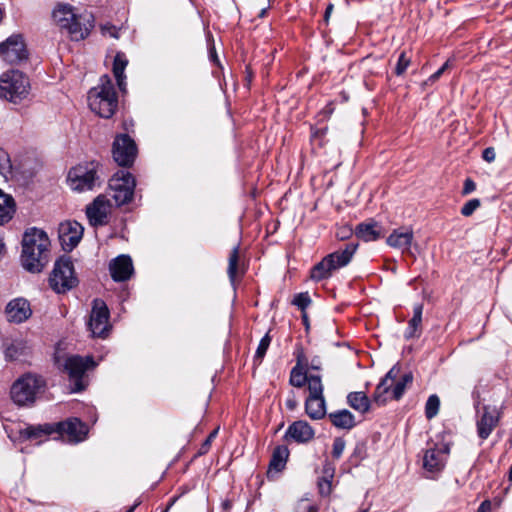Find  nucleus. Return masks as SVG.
Instances as JSON below:
<instances>
[{
    "label": "nucleus",
    "mask_w": 512,
    "mask_h": 512,
    "mask_svg": "<svg viewBox=\"0 0 512 512\" xmlns=\"http://www.w3.org/2000/svg\"><path fill=\"white\" fill-rule=\"evenodd\" d=\"M440 407V399L437 395H431L425 406V414L428 419L434 418L438 412Z\"/></svg>",
    "instance_id": "37"
},
{
    "label": "nucleus",
    "mask_w": 512,
    "mask_h": 512,
    "mask_svg": "<svg viewBox=\"0 0 512 512\" xmlns=\"http://www.w3.org/2000/svg\"><path fill=\"white\" fill-rule=\"evenodd\" d=\"M266 13V9H262L261 12H260V17H263Z\"/></svg>",
    "instance_id": "64"
},
{
    "label": "nucleus",
    "mask_w": 512,
    "mask_h": 512,
    "mask_svg": "<svg viewBox=\"0 0 512 512\" xmlns=\"http://www.w3.org/2000/svg\"><path fill=\"white\" fill-rule=\"evenodd\" d=\"M412 381H413V376L411 373H407V374L403 375L402 379L396 383V385L393 389V397L396 400H399L402 397V395L404 394L406 386L408 384H411Z\"/></svg>",
    "instance_id": "38"
},
{
    "label": "nucleus",
    "mask_w": 512,
    "mask_h": 512,
    "mask_svg": "<svg viewBox=\"0 0 512 512\" xmlns=\"http://www.w3.org/2000/svg\"><path fill=\"white\" fill-rule=\"evenodd\" d=\"M307 415L313 420L322 419L326 415V405L324 397L308 396L305 402Z\"/></svg>",
    "instance_id": "26"
},
{
    "label": "nucleus",
    "mask_w": 512,
    "mask_h": 512,
    "mask_svg": "<svg viewBox=\"0 0 512 512\" xmlns=\"http://www.w3.org/2000/svg\"><path fill=\"white\" fill-rule=\"evenodd\" d=\"M44 387L45 380L41 376L27 373L11 386V399L19 406L31 405L35 402L37 395L43 392Z\"/></svg>",
    "instance_id": "4"
},
{
    "label": "nucleus",
    "mask_w": 512,
    "mask_h": 512,
    "mask_svg": "<svg viewBox=\"0 0 512 512\" xmlns=\"http://www.w3.org/2000/svg\"><path fill=\"white\" fill-rule=\"evenodd\" d=\"M309 396L324 397L323 396V384L320 376L310 375L308 380Z\"/></svg>",
    "instance_id": "35"
},
{
    "label": "nucleus",
    "mask_w": 512,
    "mask_h": 512,
    "mask_svg": "<svg viewBox=\"0 0 512 512\" xmlns=\"http://www.w3.org/2000/svg\"><path fill=\"white\" fill-rule=\"evenodd\" d=\"M110 201L105 195H99L86 208V215L92 226H103L108 223Z\"/></svg>",
    "instance_id": "15"
},
{
    "label": "nucleus",
    "mask_w": 512,
    "mask_h": 512,
    "mask_svg": "<svg viewBox=\"0 0 512 512\" xmlns=\"http://www.w3.org/2000/svg\"><path fill=\"white\" fill-rule=\"evenodd\" d=\"M482 413L478 411L476 421L477 434L482 439H487L500 421V411L496 406L484 405Z\"/></svg>",
    "instance_id": "14"
},
{
    "label": "nucleus",
    "mask_w": 512,
    "mask_h": 512,
    "mask_svg": "<svg viewBox=\"0 0 512 512\" xmlns=\"http://www.w3.org/2000/svg\"><path fill=\"white\" fill-rule=\"evenodd\" d=\"M16 210L13 197L0 189V225L9 222Z\"/></svg>",
    "instance_id": "27"
},
{
    "label": "nucleus",
    "mask_w": 512,
    "mask_h": 512,
    "mask_svg": "<svg viewBox=\"0 0 512 512\" xmlns=\"http://www.w3.org/2000/svg\"><path fill=\"white\" fill-rule=\"evenodd\" d=\"M55 22L63 29H66L72 40L80 41L85 39L93 28V17L91 14H76L74 8L69 4H58L53 11Z\"/></svg>",
    "instance_id": "2"
},
{
    "label": "nucleus",
    "mask_w": 512,
    "mask_h": 512,
    "mask_svg": "<svg viewBox=\"0 0 512 512\" xmlns=\"http://www.w3.org/2000/svg\"><path fill=\"white\" fill-rule=\"evenodd\" d=\"M96 168L93 163L73 167L67 178L71 189L79 192L92 190L99 180Z\"/></svg>",
    "instance_id": "9"
},
{
    "label": "nucleus",
    "mask_w": 512,
    "mask_h": 512,
    "mask_svg": "<svg viewBox=\"0 0 512 512\" xmlns=\"http://www.w3.org/2000/svg\"><path fill=\"white\" fill-rule=\"evenodd\" d=\"M103 29L107 30L109 32L110 36H112L114 38H118V32L114 27H108V28L104 27Z\"/></svg>",
    "instance_id": "58"
},
{
    "label": "nucleus",
    "mask_w": 512,
    "mask_h": 512,
    "mask_svg": "<svg viewBox=\"0 0 512 512\" xmlns=\"http://www.w3.org/2000/svg\"><path fill=\"white\" fill-rule=\"evenodd\" d=\"M348 404L361 413H366L370 408V400L364 392H351L347 396Z\"/></svg>",
    "instance_id": "32"
},
{
    "label": "nucleus",
    "mask_w": 512,
    "mask_h": 512,
    "mask_svg": "<svg viewBox=\"0 0 512 512\" xmlns=\"http://www.w3.org/2000/svg\"><path fill=\"white\" fill-rule=\"evenodd\" d=\"M311 303V298L307 292L299 293L295 296L293 304L304 311Z\"/></svg>",
    "instance_id": "43"
},
{
    "label": "nucleus",
    "mask_w": 512,
    "mask_h": 512,
    "mask_svg": "<svg viewBox=\"0 0 512 512\" xmlns=\"http://www.w3.org/2000/svg\"><path fill=\"white\" fill-rule=\"evenodd\" d=\"M352 234V229L349 227L340 228L337 232V236L339 239L344 240L347 239Z\"/></svg>",
    "instance_id": "54"
},
{
    "label": "nucleus",
    "mask_w": 512,
    "mask_h": 512,
    "mask_svg": "<svg viewBox=\"0 0 512 512\" xmlns=\"http://www.w3.org/2000/svg\"><path fill=\"white\" fill-rule=\"evenodd\" d=\"M450 66V61H446L441 68H439L435 73H433L429 78L428 80L425 82V84L427 83H433L435 81H437L441 76L442 74L445 72L446 69H448Z\"/></svg>",
    "instance_id": "46"
},
{
    "label": "nucleus",
    "mask_w": 512,
    "mask_h": 512,
    "mask_svg": "<svg viewBox=\"0 0 512 512\" xmlns=\"http://www.w3.org/2000/svg\"><path fill=\"white\" fill-rule=\"evenodd\" d=\"M217 433H218V428L214 429L209 434V436L207 437V439L205 440V442L203 443V445L201 447V453H206L208 451L210 444H211L212 440L216 437Z\"/></svg>",
    "instance_id": "52"
},
{
    "label": "nucleus",
    "mask_w": 512,
    "mask_h": 512,
    "mask_svg": "<svg viewBox=\"0 0 512 512\" xmlns=\"http://www.w3.org/2000/svg\"><path fill=\"white\" fill-rule=\"evenodd\" d=\"M480 207V200L479 199H470L468 202L464 204V206L461 208V214L465 217L471 216L476 209Z\"/></svg>",
    "instance_id": "42"
},
{
    "label": "nucleus",
    "mask_w": 512,
    "mask_h": 512,
    "mask_svg": "<svg viewBox=\"0 0 512 512\" xmlns=\"http://www.w3.org/2000/svg\"><path fill=\"white\" fill-rule=\"evenodd\" d=\"M174 501H175V499H173L171 501V503L168 505L167 509L165 511H163V512H167V510L173 505Z\"/></svg>",
    "instance_id": "63"
},
{
    "label": "nucleus",
    "mask_w": 512,
    "mask_h": 512,
    "mask_svg": "<svg viewBox=\"0 0 512 512\" xmlns=\"http://www.w3.org/2000/svg\"><path fill=\"white\" fill-rule=\"evenodd\" d=\"M140 505V501L136 502L133 506H131L127 512H134V510Z\"/></svg>",
    "instance_id": "60"
},
{
    "label": "nucleus",
    "mask_w": 512,
    "mask_h": 512,
    "mask_svg": "<svg viewBox=\"0 0 512 512\" xmlns=\"http://www.w3.org/2000/svg\"><path fill=\"white\" fill-rule=\"evenodd\" d=\"M358 248L357 243H348L342 251H335L325 256L311 270V279L321 281L331 276L332 272L346 266Z\"/></svg>",
    "instance_id": "5"
},
{
    "label": "nucleus",
    "mask_w": 512,
    "mask_h": 512,
    "mask_svg": "<svg viewBox=\"0 0 512 512\" xmlns=\"http://www.w3.org/2000/svg\"><path fill=\"white\" fill-rule=\"evenodd\" d=\"M6 361H15L27 355L28 345L22 338L5 337L1 346Z\"/></svg>",
    "instance_id": "18"
},
{
    "label": "nucleus",
    "mask_w": 512,
    "mask_h": 512,
    "mask_svg": "<svg viewBox=\"0 0 512 512\" xmlns=\"http://www.w3.org/2000/svg\"><path fill=\"white\" fill-rule=\"evenodd\" d=\"M88 325L94 337L105 338L108 335L111 326L109 310L104 301L94 300Z\"/></svg>",
    "instance_id": "11"
},
{
    "label": "nucleus",
    "mask_w": 512,
    "mask_h": 512,
    "mask_svg": "<svg viewBox=\"0 0 512 512\" xmlns=\"http://www.w3.org/2000/svg\"><path fill=\"white\" fill-rule=\"evenodd\" d=\"M136 180L126 171H118L109 181V195L117 206L128 204L132 201Z\"/></svg>",
    "instance_id": "7"
},
{
    "label": "nucleus",
    "mask_w": 512,
    "mask_h": 512,
    "mask_svg": "<svg viewBox=\"0 0 512 512\" xmlns=\"http://www.w3.org/2000/svg\"><path fill=\"white\" fill-rule=\"evenodd\" d=\"M27 49L21 35H12L0 44V56L9 64L27 59Z\"/></svg>",
    "instance_id": "13"
},
{
    "label": "nucleus",
    "mask_w": 512,
    "mask_h": 512,
    "mask_svg": "<svg viewBox=\"0 0 512 512\" xmlns=\"http://www.w3.org/2000/svg\"><path fill=\"white\" fill-rule=\"evenodd\" d=\"M238 261H239V248L234 247L231 251V254L229 256V263H228V276L231 282H234L238 267Z\"/></svg>",
    "instance_id": "36"
},
{
    "label": "nucleus",
    "mask_w": 512,
    "mask_h": 512,
    "mask_svg": "<svg viewBox=\"0 0 512 512\" xmlns=\"http://www.w3.org/2000/svg\"><path fill=\"white\" fill-rule=\"evenodd\" d=\"M84 228L76 221H67L60 224L59 238L64 249L71 251L80 242Z\"/></svg>",
    "instance_id": "16"
},
{
    "label": "nucleus",
    "mask_w": 512,
    "mask_h": 512,
    "mask_svg": "<svg viewBox=\"0 0 512 512\" xmlns=\"http://www.w3.org/2000/svg\"><path fill=\"white\" fill-rule=\"evenodd\" d=\"M477 512H491V502L488 500L482 502Z\"/></svg>",
    "instance_id": "55"
},
{
    "label": "nucleus",
    "mask_w": 512,
    "mask_h": 512,
    "mask_svg": "<svg viewBox=\"0 0 512 512\" xmlns=\"http://www.w3.org/2000/svg\"><path fill=\"white\" fill-rule=\"evenodd\" d=\"M482 157L488 163L493 162L496 158V152H495L494 148L493 147L486 148L483 151Z\"/></svg>",
    "instance_id": "50"
},
{
    "label": "nucleus",
    "mask_w": 512,
    "mask_h": 512,
    "mask_svg": "<svg viewBox=\"0 0 512 512\" xmlns=\"http://www.w3.org/2000/svg\"><path fill=\"white\" fill-rule=\"evenodd\" d=\"M298 403L294 397V395H292L290 398H288L286 400V407L289 409V410H294L296 407H297Z\"/></svg>",
    "instance_id": "56"
},
{
    "label": "nucleus",
    "mask_w": 512,
    "mask_h": 512,
    "mask_svg": "<svg viewBox=\"0 0 512 512\" xmlns=\"http://www.w3.org/2000/svg\"><path fill=\"white\" fill-rule=\"evenodd\" d=\"M308 360L303 352L298 354L297 363L290 373V384L294 387L301 388L307 383L309 376L307 375Z\"/></svg>",
    "instance_id": "23"
},
{
    "label": "nucleus",
    "mask_w": 512,
    "mask_h": 512,
    "mask_svg": "<svg viewBox=\"0 0 512 512\" xmlns=\"http://www.w3.org/2000/svg\"><path fill=\"white\" fill-rule=\"evenodd\" d=\"M326 132V128L325 129H321L319 131H316L315 133H313V137L316 138V137H321L325 134Z\"/></svg>",
    "instance_id": "59"
},
{
    "label": "nucleus",
    "mask_w": 512,
    "mask_h": 512,
    "mask_svg": "<svg viewBox=\"0 0 512 512\" xmlns=\"http://www.w3.org/2000/svg\"><path fill=\"white\" fill-rule=\"evenodd\" d=\"M29 89V80L20 71H8L0 77L1 98L17 103L28 95Z\"/></svg>",
    "instance_id": "6"
},
{
    "label": "nucleus",
    "mask_w": 512,
    "mask_h": 512,
    "mask_svg": "<svg viewBox=\"0 0 512 512\" xmlns=\"http://www.w3.org/2000/svg\"><path fill=\"white\" fill-rule=\"evenodd\" d=\"M345 449V441L342 438H336L333 442L332 456L336 459L340 458Z\"/></svg>",
    "instance_id": "45"
},
{
    "label": "nucleus",
    "mask_w": 512,
    "mask_h": 512,
    "mask_svg": "<svg viewBox=\"0 0 512 512\" xmlns=\"http://www.w3.org/2000/svg\"><path fill=\"white\" fill-rule=\"evenodd\" d=\"M52 432H54V428L48 424L39 425V426H29L23 430H21V436L27 439H39L42 436H48Z\"/></svg>",
    "instance_id": "34"
},
{
    "label": "nucleus",
    "mask_w": 512,
    "mask_h": 512,
    "mask_svg": "<svg viewBox=\"0 0 512 512\" xmlns=\"http://www.w3.org/2000/svg\"><path fill=\"white\" fill-rule=\"evenodd\" d=\"M449 448L446 445L443 447H433L427 449L423 458V467L430 472L440 471L445 464L446 454Z\"/></svg>",
    "instance_id": "21"
},
{
    "label": "nucleus",
    "mask_w": 512,
    "mask_h": 512,
    "mask_svg": "<svg viewBox=\"0 0 512 512\" xmlns=\"http://www.w3.org/2000/svg\"><path fill=\"white\" fill-rule=\"evenodd\" d=\"M57 432L66 434L69 439L74 442H80L85 439L88 428L85 423L81 422L78 418H71L64 422L57 424Z\"/></svg>",
    "instance_id": "20"
},
{
    "label": "nucleus",
    "mask_w": 512,
    "mask_h": 512,
    "mask_svg": "<svg viewBox=\"0 0 512 512\" xmlns=\"http://www.w3.org/2000/svg\"><path fill=\"white\" fill-rule=\"evenodd\" d=\"M270 342H271V338L268 334H266L260 341L258 347H257V350H256V354H255V361L258 360L259 362H261L262 358L264 357V355L266 354V351L270 345Z\"/></svg>",
    "instance_id": "40"
},
{
    "label": "nucleus",
    "mask_w": 512,
    "mask_h": 512,
    "mask_svg": "<svg viewBox=\"0 0 512 512\" xmlns=\"http://www.w3.org/2000/svg\"><path fill=\"white\" fill-rule=\"evenodd\" d=\"M399 372L400 367L398 365H394L382 380H386L387 383L389 380L393 382L397 378Z\"/></svg>",
    "instance_id": "49"
},
{
    "label": "nucleus",
    "mask_w": 512,
    "mask_h": 512,
    "mask_svg": "<svg viewBox=\"0 0 512 512\" xmlns=\"http://www.w3.org/2000/svg\"><path fill=\"white\" fill-rule=\"evenodd\" d=\"M382 226L374 221L360 223L355 229V234L359 239L366 242L375 241L382 235Z\"/></svg>",
    "instance_id": "25"
},
{
    "label": "nucleus",
    "mask_w": 512,
    "mask_h": 512,
    "mask_svg": "<svg viewBox=\"0 0 512 512\" xmlns=\"http://www.w3.org/2000/svg\"><path fill=\"white\" fill-rule=\"evenodd\" d=\"M331 423L340 429H352L355 426V417L347 409L339 410L329 414Z\"/></svg>",
    "instance_id": "28"
},
{
    "label": "nucleus",
    "mask_w": 512,
    "mask_h": 512,
    "mask_svg": "<svg viewBox=\"0 0 512 512\" xmlns=\"http://www.w3.org/2000/svg\"><path fill=\"white\" fill-rule=\"evenodd\" d=\"M50 241L46 233L37 228L25 232L22 240L21 261L23 267L32 273L43 270L49 261Z\"/></svg>",
    "instance_id": "1"
},
{
    "label": "nucleus",
    "mask_w": 512,
    "mask_h": 512,
    "mask_svg": "<svg viewBox=\"0 0 512 512\" xmlns=\"http://www.w3.org/2000/svg\"><path fill=\"white\" fill-rule=\"evenodd\" d=\"M413 238L414 235L411 230H394L387 238V244L405 252L410 249Z\"/></svg>",
    "instance_id": "24"
},
{
    "label": "nucleus",
    "mask_w": 512,
    "mask_h": 512,
    "mask_svg": "<svg viewBox=\"0 0 512 512\" xmlns=\"http://www.w3.org/2000/svg\"><path fill=\"white\" fill-rule=\"evenodd\" d=\"M109 270L114 281H126L133 274L132 259L128 255H120L110 262Z\"/></svg>",
    "instance_id": "19"
},
{
    "label": "nucleus",
    "mask_w": 512,
    "mask_h": 512,
    "mask_svg": "<svg viewBox=\"0 0 512 512\" xmlns=\"http://www.w3.org/2000/svg\"><path fill=\"white\" fill-rule=\"evenodd\" d=\"M335 468L329 464L326 463L323 466V475L318 480V489L319 493L322 496H328L332 491V479L334 477Z\"/></svg>",
    "instance_id": "31"
},
{
    "label": "nucleus",
    "mask_w": 512,
    "mask_h": 512,
    "mask_svg": "<svg viewBox=\"0 0 512 512\" xmlns=\"http://www.w3.org/2000/svg\"><path fill=\"white\" fill-rule=\"evenodd\" d=\"M450 66V61H446L441 68H439L435 73H433L429 78L428 80L425 82V84L427 83H433L435 81H437L441 76L442 74L445 72L446 69H448Z\"/></svg>",
    "instance_id": "47"
},
{
    "label": "nucleus",
    "mask_w": 512,
    "mask_h": 512,
    "mask_svg": "<svg viewBox=\"0 0 512 512\" xmlns=\"http://www.w3.org/2000/svg\"><path fill=\"white\" fill-rule=\"evenodd\" d=\"M5 314L9 322L20 324L30 318L32 309L28 300L19 297L8 302Z\"/></svg>",
    "instance_id": "17"
},
{
    "label": "nucleus",
    "mask_w": 512,
    "mask_h": 512,
    "mask_svg": "<svg viewBox=\"0 0 512 512\" xmlns=\"http://www.w3.org/2000/svg\"><path fill=\"white\" fill-rule=\"evenodd\" d=\"M475 189H476L475 182L472 179L467 178L465 180V182H464V187H463V190H462V194L463 195H468V194L472 193Z\"/></svg>",
    "instance_id": "51"
},
{
    "label": "nucleus",
    "mask_w": 512,
    "mask_h": 512,
    "mask_svg": "<svg viewBox=\"0 0 512 512\" xmlns=\"http://www.w3.org/2000/svg\"><path fill=\"white\" fill-rule=\"evenodd\" d=\"M78 283L72 262L67 258L56 261L49 278L50 287L57 293H65Z\"/></svg>",
    "instance_id": "8"
},
{
    "label": "nucleus",
    "mask_w": 512,
    "mask_h": 512,
    "mask_svg": "<svg viewBox=\"0 0 512 512\" xmlns=\"http://www.w3.org/2000/svg\"><path fill=\"white\" fill-rule=\"evenodd\" d=\"M333 9H334V5L332 3H329L328 6L326 7L325 14H324L325 23H328L329 18L333 12Z\"/></svg>",
    "instance_id": "57"
},
{
    "label": "nucleus",
    "mask_w": 512,
    "mask_h": 512,
    "mask_svg": "<svg viewBox=\"0 0 512 512\" xmlns=\"http://www.w3.org/2000/svg\"><path fill=\"white\" fill-rule=\"evenodd\" d=\"M314 430L313 428L305 421H296L292 423L286 433V439H293L298 443H306L314 438Z\"/></svg>",
    "instance_id": "22"
},
{
    "label": "nucleus",
    "mask_w": 512,
    "mask_h": 512,
    "mask_svg": "<svg viewBox=\"0 0 512 512\" xmlns=\"http://www.w3.org/2000/svg\"><path fill=\"white\" fill-rule=\"evenodd\" d=\"M95 363L92 357H81L78 355L69 356L65 359L63 368L68 373L71 380L74 381L75 387L73 392H80L84 389L82 377L87 369L94 367Z\"/></svg>",
    "instance_id": "10"
},
{
    "label": "nucleus",
    "mask_w": 512,
    "mask_h": 512,
    "mask_svg": "<svg viewBox=\"0 0 512 512\" xmlns=\"http://www.w3.org/2000/svg\"><path fill=\"white\" fill-rule=\"evenodd\" d=\"M508 479H509L510 482H512V466L509 469Z\"/></svg>",
    "instance_id": "62"
},
{
    "label": "nucleus",
    "mask_w": 512,
    "mask_h": 512,
    "mask_svg": "<svg viewBox=\"0 0 512 512\" xmlns=\"http://www.w3.org/2000/svg\"><path fill=\"white\" fill-rule=\"evenodd\" d=\"M128 64V60L126 59L125 55L121 52L117 53L114 62H113V73L116 78L117 84L119 86V89L124 91L125 90V68Z\"/></svg>",
    "instance_id": "30"
},
{
    "label": "nucleus",
    "mask_w": 512,
    "mask_h": 512,
    "mask_svg": "<svg viewBox=\"0 0 512 512\" xmlns=\"http://www.w3.org/2000/svg\"><path fill=\"white\" fill-rule=\"evenodd\" d=\"M8 164L9 159L7 153L3 150H0V174H4V172L9 166Z\"/></svg>",
    "instance_id": "48"
},
{
    "label": "nucleus",
    "mask_w": 512,
    "mask_h": 512,
    "mask_svg": "<svg viewBox=\"0 0 512 512\" xmlns=\"http://www.w3.org/2000/svg\"><path fill=\"white\" fill-rule=\"evenodd\" d=\"M410 58L406 56V53L405 52H402L400 55H399V58H398V61H397V64H396V67H395V74L397 76H401L405 73L406 69L408 68V66L410 65Z\"/></svg>",
    "instance_id": "41"
},
{
    "label": "nucleus",
    "mask_w": 512,
    "mask_h": 512,
    "mask_svg": "<svg viewBox=\"0 0 512 512\" xmlns=\"http://www.w3.org/2000/svg\"><path fill=\"white\" fill-rule=\"evenodd\" d=\"M302 317H303V322H304L306 328H308V317H307L306 313H304Z\"/></svg>",
    "instance_id": "61"
},
{
    "label": "nucleus",
    "mask_w": 512,
    "mask_h": 512,
    "mask_svg": "<svg viewBox=\"0 0 512 512\" xmlns=\"http://www.w3.org/2000/svg\"><path fill=\"white\" fill-rule=\"evenodd\" d=\"M88 104L95 114L102 118H110L118 107V97L111 78L102 75L97 86L88 92Z\"/></svg>",
    "instance_id": "3"
},
{
    "label": "nucleus",
    "mask_w": 512,
    "mask_h": 512,
    "mask_svg": "<svg viewBox=\"0 0 512 512\" xmlns=\"http://www.w3.org/2000/svg\"><path fill=\"white\" fill-rule=\"evenodd\" d=\"M308 367L312 370H320L322 367V358L318 355L313 356L310 362H308Z\"/></svg>",
    "instance_id": "53"
},
{
    "label": "nucleus",
    "mask_w": 512,
    "mask_h": 512,
    "mask_svg": "<svg viewBox=\"0 0 512 512\" xmlns=\"http://www.w3.org/2000/svg\"><path fill=\"white\" fill-rule=\"evenodd\" d=\"M112 154L118 165L124 167L130 166L133 164L137 155L136 144L128 135H119L114 140Z\"/></svg>",
    "instance_id": "12"
},
{
    "label": "nucleus",
    "mask_w": 512,
    "mask_h": 512,
    "mask_svg": "<svg viewBox=\"0 0 512 512\" xmlns=\"http://www.w3.org/2000/svg\"><path fill=\"white\" fill-rule=\"evenodd\" d=\"M391 384L387 383L386 380H381L377 385L374 393V401L378 404H383L386 399L383 397L390 389Z\"/></svg>",
    "instance_id": "39"
},
{
    "label": "nucleus",
    "mask_w": 512,
    "mask_h": 512,
    "mask_svg": "<svg viewBox=\"0 0 512 512\" xmlns=\"http://www.w3.org/2000/svg\"><path fill=\"white\" fill-rule=\"evenodd\" d=\"M289 456V450L286 446H278L274 449L272 458L269 464L270 469L279 472L284 469L286 461Z\"/></svg>",
    "instance_id": "33"
},
{
    "label": "nucleus",
    "mask_w": 512,
    "mask_h": 512,
    "mask_svg": "<svg viewBox=\"0 0 512 512\" xmlns=\"http://www.w3.org/2000/svg\"><path fill=\"white\" fill-rule=\"evenodd\" d=\"M423 305L416 304L413 307V317L408 323V327L405 331V338L410 339L413 337H419L421 333Z\"/></svg>",
    "instance_id": "29"
},
{
    "label": "nucleus",
    "mask_w": 512,
    "mask_h": 512,
    "mask_svg": "<svg viewBox=\"0 0 512 512\" xmlns=\"http://www.w3.org/2000/svg\"><path fill=\"white\" fill-rule=\"evenodd\" d=\"M318 509L307 498H302L297 502L295 512H317Z\"/></svg>",
    "instance_id": "44"
}]
</instances>
